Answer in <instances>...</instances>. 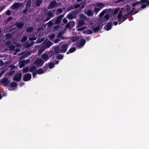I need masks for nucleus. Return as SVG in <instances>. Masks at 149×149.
Listing matches in <instances>:
<instances>
[{
    "mask_svg": "<svg viewBox=\"0 0 149 149\" xmlns=\"http://www.w3.org/2000/svg\"><path fill=\"white\" fill-rule=\"evenodd\" d=\"M67 22H68L67 20L66 19H65L64 18L63 19V22L64 23H66Z\"/></svg>",
    "mask_w": 149,
    "mask_h": 149,
    "instance_id": "46",
    "label": "nucleus"
},
{
    "mask_svg": "<svg viewBox=\"0 0 149 149\" xmlns=\"http://www.w3.org/2000/svg\"><path fill=\"white\" fill-rule=\"evenodd\" d=\"M54 37V34H52L49 36L50 39L51 40H52Z\"/></svg>",
    "mask_w": 149,
    "mask_h": 149,
    "instance_id": "36",
    "label": "nucleus"
},
{
    "mask_svg": "<svg viewBox=\"0 0 149 149\" xmlns=\"http://www.w3.org/2000/svg\"><path fill=\"white\" fill-rule=\"evenodd\" d=\"M5 8V6H2L0 7V12H1Z\"/></svg>",
    "mask_w": 149,
    "mask_h": 149,
    "instance_id": "40",
    "label": "nucleus"
},
{
    "mask_svg": "<svg viewBox=\"0 0 149 149\" xmlns=\"http://www.w3.org/2000/svg\"><path fill=\"white\" fill-rule=\"evenodd\" d=\"M14 72H12L9 73V75H10L12 74H13Z\"/></svg>",
    "mask_w": 149,
    "mask_h": 149,
    "instance_id": "54",
    "label": "nucleus"
},
{
    "mask_svg": "<svg viewBox=\"0 0 149 149\" xmlns=\"http://www.w3.org/2000/svg\"><path fill=\"white\" fill-rule=\"evenodd\" d=\"M102 27V25L99 24V23L96 24H95V26L92 27V28L93 30L95 32H99Z\"/></svg>",
    "mask_w": 149,
    "mask_h": 149,
    "instance_id": "5",
    "label": "nucleus"
},
{
    "mask_svg": "<svg viewBox=\"0 0 149 149\" xmlns=\"http://www.w3.org/2000/svg\"><path fill=\"white\" fill-rule=\"evenodd\" d=\"M33 45V44H31V45H28L26 46V47H30L31 46V45Z\"/></svg>",
    "mask_w": 149,
    "mask_h": 149,
    "instance_id": "55",
    "label": "nucleus"
},
{
    "mask_svg": "<svg viewBox=\"0 0 149 149\" xmlns=\"http://www.w3.org/2000/svg\"><path fill=\"white\" fill-rule=\"evenodd\" d=\"M23 61L25 65V64H27L29 62L30 60H29L28 59V60H23Z\"/></svg>",
    "mask_w": 149,
    "mask_h": 149,
    "instance_id": "31",
    "label": "nucleus"
},
{
    "mask_svg": "<svg viewBox=\"0 0 149 149\" xmlns=\"http://www.w3.org/2000/svg\"><path fill=\"white\" fill-rule=\"evenodd\" d=\"M86 14L88 16H92L93 15V12L90 10H88L86 12Z\"/></svg>",
    "mask_w": 149,
    "mask_h": 149,
    "instance_id": "16",
    "label": "nucleus"
},
{
    "mask_svg": "<svg viewBox=\"0 0 149 149\" xmlns=\"http://www.w3.org/2000/svg\"><path fill=\"white\" fill-rule=\"evenodd\" d=\"M84 8V6H83V7L82 8H82H82Z\"/></svg>",
    "mask_w": 149,
    "mask_h": 149,
    "instance_id": "63",
    "label": "nucleus"
},
{
    "mask_svg": "<svg viewBox=\"0 0 149 149\" xmlns=\"http://www.w3.org/2000/svg\"><path fill=\"white\" fill-rule=\"evenodd\" d=\"M29 70V69L28 67L24 68L23 69V72L24 73H25L28 72Z\"/></svg>",
    "mask_w": 149,
    "mask_h": 149,
    "instance_id": "27",
    "label": "nucleus"
},
{
    "mask_svg": "<svg viewBox=\"0 0 149 149\" xmlns=\"http://www.w3.org/2000/svg\"><path fill=\"white\" fill-rule=\"evenodd\" d=\"M33 1L36 2V5L37 6H39L42 2V0H33Z\"/></svg>",
    "mask_w": 149,
    "mask_h": 149,
    "instance_id": "17",
    "label": "nucleus"
},
{
    "mask_svg": "<svg viewBox=\"0 0 149 149\" xmlns=\"http://www.w3.org/2000/svg\"><path fill=\"white\" fill-rule=\"evenodd\" d=\"M80 17L81 18H82L84 19H85L86 18V17L83 14H81L80 15Z\"/></svg>",
    "mask_w": 149,
    "mask_h": 149,
    "instance_id": "41",
    "label": "nucleus"
},
{
    "mask_svg": "<svg viewBox=\"0 0 149 149\" xmlns=\"http://www.w3.org/2000/svg\"><path fill=\"white\" fill-rule=\"evenodd\" d=\"M33 30V29L31 27H30L29 28H28L27 29V32H29Z\"/></svg>",
    "mask_w": 149,
    "mask_h": 149,
    "instance_id": "33",
    "label": "nucleus"
},
{
    "mask_svg": "<svg viewBox=\"0 0 149 149\" xmlns=\"http://www.w3.org/2000/svg\"><path fill=\"white\" fill-rule=\"evenodd\" d=\"M67 17L69 19H72L73 18V16L72 14H70L67 15Z\"/></svg>",
    "mask_w": 149,
    "mask_h": 149,
    "instance_id": "28",
    "label": "nucleus"
},
{
    "mask_svg": "<svg viewBox=\"0 0 149 149\" xmlns=\"http://www.w3.org/2000/svg\"><path fill=\"white\" fill-rule=\"evenodd\" d=\"M61 46L59 47L60 53H65L67 50L68 48V45L65 43L61 42Z\"/></svg>",
    "mask_w": 149,
    "mask_h": 149,
    "instance_id": "2",
    "label": "nucleus"
},
{
    "mask_svg": "<svg viewBox=\"0 0 149 149\" xmlns=\"http://www.w3.org/2000/svg\"><path fill=\"white\" fill-rule=\"evenodd\" d=\"M84 24V22L83 20L79 21L78 22V25L77 27H80L82 26Z\"/></svg>",
    "mask_w": 149,
    "mask_h": 149,
    "instance_id": "13",
    "label": "nucleus"
},
{
    "mask_svg": "<svg viewBox=\"0 0 149 149\" xmlns=\"http://www.w3.org/2000/svg\"><path fill=\"white\" fill-rule=\"evenodd\" d=\"M45 72L43 70L40 68L37 70V72L38 74H41Z\"/></svg>",
    "mask_w": 149,
    "mask_h": 149,
    "instance_id": "21",
    "label": "nucleus"
},
{
    "mask_svg": "<svg viewBox=\"0 0 149 149\" xmlns=\"http://www.w3.org/2000/svg\"><path fill=\"white\" fill-rule=\"evenodd\" d=\"M58 61H56L55 62L56 64H58Z\"/></svg>",
    "mask_w": 149,
    "mask_h": 149,
    "instance_id": "56",
    "label": "nucleus"
},
{
    "mask_svg": "<svg viewBox=\"0 0 149 149\" xmlns=\"http://www.w3.org/2000/svg\"><path fill=\"white\" fill-rule=\"evenodd\" d=\"M1 31V29L0 28V32Z\"/></svg>",
    "mask_w": 149,
    "mask_h": 149,
    "instance_id": "64",
    "label": "nucleus"
},
{
    "mask_svg": "<svg viewBox=\"0 0 149 149\" xmlns=\"http://www.w3.org/2000/svg\"><path fill=\"white\" fill-rule=\"evenodd\" d=\"M22 84H20V86H22Z\"/></svg>",
    "mask_w": 149,
    "mask_h": 149,
    "instance_id": "62",
    "label": "nucleus"
},
{
    "mask_svg": "<svg viewBox=\"0 0 149 149\" xmlns=\"http://www.w3.org/2000/svg\"><path fill=\"white\" fill-rule=\"evenodd\" d=\"M60 41V40L59 39H57L54 41V43H57L59 42Z\"/></svg>",
    "mask_w": 149,
    "mask_h": 149,
    "instance_id": "45",
    "label": "nucleus"
},
{
    "mask_svg": "<svg viewBox=\"0 0 149 149\" xmlns=\"http://www.w3.org/2000/svg\"><path fill=\"white\" fill-rule=\"evenodd\" d=\"M82 0H77V1H81Z\"/></svg>",
    "mask_w": 149,
    "mask_h": 149,
    "instance_id": "60",
    "label": "nucleus"
},
{
    "mask_svg": "<svg viewBox=\"0 0 149 149\" xmlns=\"http://www.w3.org/2000/svg\"><path fill=\"white\" fill-rule=\"evenodd\" d=\"M4 72V71H2V72H1L0 74V76L2 75L3 74Z\"/></svg>",
    "mask_w": 149,
    "mask_h": 149,
    "instance_id": "51",
    "label": "nucleus"
},
{
    "mask_svg": "<svg viewBox=\"0 0 149 149\" xmlns=\"http://www.w3.org/2000/svg\"><path fill=\"white\" fill-rule=\"evenodd\" d=\"M36 38H30L29 39L30 40H36Z\"/></svg>",
    "mask_w": 149,
    "mask_h": 149,
    "instance_id": "49",
    "label": "nucleus"
},
{
    "mask_svg": "<svg viewBox=\"0 0 149 149\" xmlns=\"http://www.w3.org/2000/svg\"><path fill=\"white\" fill-rule=\"evenodd\" d=\"M118 24V22L117 21H116L114 23V24L115 25H116Z\"/></svg>",
    "mask_w": 149,
    "mask_h": 149,
    "instance_id": "52",
    "label": "nucleus"
},
{
    "mask_svg": "<svg viewBox=\"0 0 149 149\" xmlns=\"http://www.w3.org/2000/svg\"><path fill=\"white\" fill-rule=\"evenodd\" d=\"M52 45V43L50 41H48L46 44L45 47H49L51 46Z\"/></svg>",
    "mask_w": 149,
    "mask_h": 149,
    "instance_id": "24",
    "label": "nucleus"
},
{
    "mask_svg": "<svg viewBox=\"0 0 149 149\" xmlns=\"http://www.w3.org/2000/svg\"><path fill=\"white\" fill-rule=\"evenodd\" d=\"M43 40H42L41 41L39 42H42V41H43Z\"/></svg>",
    "mask_w": 149,
    "mask_h": 149,
    "instance_id": "61",
    "label": "nucleus"
},
{
    "mask_svg": "<svg viewBox=\"0 0 149 149\" xmlns=\"http://www.w3.org/2000/svg\"><path fill=\"white\" fill-rule=\"evenodd\" d=\"M94 11L96 14H97L98 12L101 10L100 8L98 7L97 6H95Z\"/></svg>",
    "mask_w": 149,
    "mask_h": 149,
    "instance_id": "22",
    "label": "nucleus"
},
{
    "mask_svg": "<svg viewBox=\"0 0 149 149\" xmlns=\"http://www.w3.org/2000/svg\"><path fill=\"white\" fill-rule=\"evenodd\" d=\"M42 58L45 61L48 60L49 58L48 55L47 54H44L42 56Z\"/></svg>",
    "mask_w": 149,
    "mask_h": 149,
    "instance_id": "12",
    "label": "nucleus"
},
{
    "mask_svg": "<svg viewBox=\"0 0 149 149\" xmlns=\"http://www.w3.org/2000/svg\"><path fill=\"white\" fill-rule=\"evenodd\" d=\"M7 78H3L1 81V82L2 83H4L6 82L7 81Z\"/></svg>",
    "mask_w": 149,
    "mask_h": 149,
    "instance_id": "37",
    "label": "nucleus"
},
{
    "mask_svg": "<svg viewBox=\"0 0 149 149\" xmlns=\"http://www.w3.org/2000/svg\"><path fill=\"white\" fill-rule=\"evenodd\" d=\"M27 40L26 38L25 37H24L23 38L21 39L22 42H24L25 41Z\"/></svg>",
    "mask_w": 149,
    "mask_h": 149,
    "instance_id": "34",
    "label": "nucleus"
},
{
    "mask_svg": "<svg viewBox=\"0 0 149 149\" xmlns=\"http://www.w3.org/2000/svg\"><path fill=\"white\" fill-rule=\"evenodd\" d=\"M66 27L68 28H70V25L68 24L66 25Z\"/></svg>",
    "mask_w": 149,
    "mask_h": 149,
    "instance_id": "50",
    "label": "nucleus"
},
{
    "mask_svg": "<svg viewBox=\"0 0 149 149\" xmlns=\"http://www.w3.org/2000/svg\"><path fill=\"white\" fill-rule=\"evenodd\" d=\"M93 6H97L101 9L104 6L105 4L104 3H97L94 4Z\"/></svg>",
    "mask_w": 149,
    "mask_h": 149,
    "instance_id": "10",
    "label": "nucleus"
},
{
    "mask_svg": "<svg viewBox=\"0 0 149 149\" xmlns=\"http://www.w3.org/2000/svg\"><path fill=\"white\" fill-rule=\"evenodd\" d=\"M10 10H8L6 12V14L7 15H10Z\"/></svg>",
    "mask_w": 149,
    "mask_h": 149,
    "instance_id": "38",
    "label": "nucleus"
},
{
    "mask_svg": "<svg viewBox=\"0 0 149 149\" xmlns=\"http://www.w3.org/2000/svg\"><path fill=\"white\" fill-rule=\"evenodd\" d=\"M36 68L34 66H33L31 67L30 69V72H33V77H35L36 75V73H33V72L36 71Z\"/></svg>",
    "mask_w": 149,
    "mask_h": 149,
    "instance_id": "11",
    "label": "nucleus"
},
{
    "mask_svg": "<svg viewBox=\"0 0 149 149\" xmlns=\"http://www.w3.org/2000/svg\"><path fill=\"white\" fill-rule=\"evenodd\" d=\"M2 98V96L1 94H0V100L1 98Z\"/></svg>",
    "mask_w": 149,
    "mask_h": 149,
    "instance_id": "57",
    "label": "nucleus"
},
{
    "mask_svg": "<svg viewBox=\"0 0 149 149\" xmlns=\"http://www.w3.org/2000/svg\"><path fill=\"white\" fill-rule=\"evenodd\" d=\"M49 67V68H52L54 65V63H48Z\"/></svg>",
    "mask_w": 149,
    "mask_h": 149,
    "instance_id": "26",
    "label": "nucleus"
},
{
    "mask_svg": "<svg viewBox=\"0 0 149 149\" xmlns=\"http://www.w3.org/2000/svg\"><path fill=\"white\" fill-rule=\"evenodd\" d=\"M146 5L145 4H143L141 6V8H145L146 7Z\"/></svg>",
    "mask_w": 149,
    "mask_h": 149,
    "instance_id": "48",
    "label": "nucleus"
},
{
    "mask_svg": "<svg viewBox=\"0 0 149 149\" xmlns=\"http://www.w3.org/2000/svg\"><path fill=\"white\" fill-rule=\"evenodd\" d=\"M43 50H42L41 49H39L38 51V54L40 55L41 54L42 52H43Z\"/></svg>",
    "mask_w": 149,
    "mask_h": 149,
    "instance_id": "44",
    "label": "nucleus"
},
{
    "mask_svg": "<svg viewBox=\"0 0 149 149\" xmlns=\"http://www.w3.org/2000/svg\"><path fill=\"white\" fill-rule=\"evenodd\" d=\"M86 26H85L80 28H78L77 30L78 31H81L84 30V29L86 28Z\"/></svg>",
    "mask_w": 149,
    "mask_h": 149,
    "instance_id": "30",
    "label": "nucleus"
},
{
    "mask_svg": "<svg viewBox=\"0 0 149 149\" xmlns=\"http://www.w3.org/2000/svg\"><path fill=\"white\" fill-rule=\"evenodd\" d=\"M58 4L56 3L55 1H52L51 2L49 6V8H52L54 7H55L58 6Z\"/></svg>",
    "mask_w": 149,
    "mask_h": 149,
    "instance_id": "8",
    "label": "nucleus"
},
{
    "mask_svg": "<svg viewBox=\"0 0 149 149\" xmlns=\"http://www.w3.org/2000/svg\"><path fill=\"white\" fill-rule=\"evenodd\" d=\"M86 42L84 39H81L80 40L77 42L76 46L79 48L82 47L85 44Z\"/></svg>",
    "mask_w": 149,
    "mask_h": 149,
    "instance_id": "3",
    "label": "nucleus"
},
{
    "mask_svg": "<svg viewBox=\"0 0 149 149\" xmlns=\"http://www.w3.org/2000/svg\"><path fill=\"white\" fill-rule=\"evenodd\" d=\"M133 10V8H131L130 6H125L121 8H119L113 10H103L99 15L100 17L103 16L106 13V14L104 16L106 19H107L109 17V15L112 14L113 17L111 21H114L118 19V21H124L127 18V16L131 13Z\"/></svg>",
    "mask_w": 149,
    "mask_h": 149,
    "instance_id": "1",
    "label": "nucleus"
},
{
    "mask_svg": "<svg viewBox=\"0 0 149 149\" xmlns=\"http://www.w3.org/2000/svg\"><path fill=\"white\" fill-rule=\"evenodd\" d=\"M64 15H62L59 16L57 18L55 19V23L58 24L61 21V19L63 18Z\"/></svg>",
    "mask_w": 149,
    "mask_h": 149,
    "instance_id": "14",
    "label": "nucleus"
},
{
    "mask_svg": "<svg viewBox=\"0 0 149 149\" xmlns=\"http://www.w3.org/2000/svg\"><path fill=\"white\" fill-rule=\"evenodd\" d=\"M21 77V73H19L15 75L14 77V79L16 81H19L20 80Z\"/></svg>",
    "mask_w": 149,
    "mask_h": 149,
    "instance_id": "9",
    "label": "nucleus"
},
{
    "mask_svg": "<svg viewBox=\"0 0 149 149\" xmlns=\"http://www.w3.org/2000/svg\"><path fill=\"white\" fill-rule=\"evenodd\" d=\"M79 6H80V5L79 4H77V5H75L74 6V7H73V8H71V9H73L74 8H78L79 7Z\"/></svg>",
    "mask_w": 149,
    "mask_h": 149,
    "instance_id": "39",
    "label": "nucleus"
},
{
    "mask_svg": "<svg viewBox=\"0 0 149 149\" xmlns=\"http://www.w3.org/2000/svg\"><path fill=\"white\" fill-rule=\"evenodd\" d=\"M10 85L11 87L10 88H9V89L10 90H11V88L12 87H15L17 85V83L16 82H13L11 83Z\"/></svg>",
    "mask_w": 149,
    "mask_h": 149,
    "instance_id": "18",
    "label": "nucleus"
},
{
    "mask_svg": "<svg viewBox=\"0 0 149 149\" xmlns=\"http://www.w3.org/2000/svg\"><path fill=\"white\" fill-rule=\"evenodd\" d=\"M3 95L4 96H5L6 95V93H4V94H3Z\"/></svg>",
    "mask_w": 149,
    "mask_h": 149,
    "instance_id": "58",
    "label": "nucleus"
},
{
    "mask_svg": "<svg viewBox=\"0 0 149 149\" xmlns=\"http://www.w3.org/2000/svg\"><path fill=\"white\" fill-rule=\"evenodd\" d=\"M31 77V75L30 74H25L23 77L24 81H27L29 80Z\"/></svg>",
    "mask_w": 149,
    "mask_h": 149,
    "instance_id": "7",
    "label": "nucleus"
},
{
    "mask_svg": "<svg viewBox=\"0 0 149 149\" xmlns=\"http://www.w3.org/2000/svg\"><path fill=\"white\" fill-rule=\"evenodd\" d=\"M63 57V56L61 54L58 55L57 57V58L58 59H62Z\"/></svg>",
    "mask_w": 149,
    "mask_h": 149,
    "instance_id": "29",
    "label": "nucleus"
},
{
    "mask_svg": "<svg viewBox=\"0 0 149 149\" xmlns=\"http://www.w3.org/2000/svg\"><path fill=\"white\" fill-rule=\"evenodd\" d=\"M31 0H29L27 1L26 4L27 6H30L31 4Z\"/></svg>",
    "mask_w": 149,
    "mask_h": 149,
    "instance_id": "32",
    "label": "nucleus"
},
{
    "mask_svg": "<svg viewBox=\"0 0 149 149\" xmlns=\"http://www.w3.org/2000/svg\"><path fill=\"white\" fill-rule=\"evenodd\" d=\"M11 18H12L11 17H9V18H8V20H9V19H11Z\"/></svg>",
    "mask_w": 149,
    "mask_h": 149,
    "instance_id": "59",
    "label": "nucleus"
},
{
    "mask_svg": "<svg viewBox=\"0 0 149 149\" xmlns=\"http://www.w3.org/2000/svg\"><path fill=\"white\" fill-rule=\"evenodd\" d=\"M19 67L20 68H21L23 67L24 65L25 64L24 63L23 60L19 62Z\"/></svg>",
    "mask_w": 149,
    "mask_h": 149,
    "instance_id": "20",
    "label": "nucleus"
},
{
    "mask_svg": "<svg viewBox=\"0 0 149 149\" xmlns=\"http://www.w3.org/2000/svg\"><path fill=\"white\" fill-rule=\"evenodd\" d=\"M58 11L60 13H61L62 12V10L61 9H58Z\"/></svg>",
    "mask_w": 149,
    "mask_h": 149,
    "instance_id": "47",
    "label": "nucleus"
},
{
    "mask_svg": "<svg viewBox=\"0 0 149 149\" xmlns=\"http://www.w3.org/2000/svg\"><path fill=\"white\" fill-rule=\"evenodd\" d=\"M76 50V49L72 47L69 50V51L67 52V54H68L70 53H72Z\"/></svg>",
    "mask_w": 149,
    "mask_h": 149,
    "instance_id": "19",
    "label": "nucleus"
},
{
    "mask_svg": "<svg viewBox=\"0 0 149 149\" xmlns=\"http://www.w3.org/2000/svg\"><path fill=\"white\" fill-rule=\"evenodd\" d=\"M139 3L138 2H137L136 3H135L133 4V6H134L136 4H137V3Z\"/></svg>",
    "mask_w": 149,
    "mask_h": 149,
    "instance_id": "53",
    "label": "nucleus"
},
{
    "mask_svg": "<svg viewBox=\"0 0 149 149\" xmlns=\"http://www.w3.org/2000/svg\"><path fill=\"white\" fill-rule=\"evenodd\" d=\"M21 6L23 7V4L17 2L14 4L10 7V9L14 10Z\"/></svg>",
    "mask_w": 149,
    "mask_h": 149,
    "instance_id": "4",
    "label": "nucleus"
},
{
    "mask_svg": "<svg viewBox=\"0 0 149 149\" xmlns=\"http://www.w3.org/2000/svg\"><path fill=\"white\" fill-rule=\"evenodd\" d=\"M112 26V24L111 23H109L107 26L104 27L105 29L107 31H108L111 29Z\"/></svg>",
    "mask_w": 149,
    "mask_h": 149,
    "instance_id": "15",
    "label": "nucleus"
},
{
    "mask_svg": "<svg viewBox=\"0 0 149 149\" xmlns=\"http://www.w3.org/2000/svg\"><path fill=\"white\" fill-rule=\"evenodd\" d=\"M62 33L61 32H60L58 34V38H61L62 36Z\"/></svg>",
    "mask_w": 149,
    "mask_h": 149,
    "instance_id": "35",
    "label": "nucleus"
},
{
    "mask_svg": "<svg viewBox=\"0 0 149 149\" xmlns=\"http://www.w3.org/2000/svg\"><path fill=\"white\" fill-rule=\"evenodd\" d=\"M47 15L49 17H51L52 16V14L50 12H49L48 13Z\"/></svg>",
    "mask_w": 149,
    "mask_h": 149,
    "instance_id": "43",
    "label": "nucleus"
},
{
    "mask_svg": "<svg viewBox=\"0 0 149 149\" xmlns=\"http://www.w3.org/2000/svg\"><path fill=\"white\" fill-rule=\"evenodd\" d=\"M23 26V24L22 23H19L16 24V26L18 28H21Z\"/></svg>",
    "mask_w": 149,
    "mask_h": 149,
    "instance_id": "25",
    "label": "nucleus"
},
{
    "mask_svg": "<svg viewBox=\"0 0 149 149\" xmlns=\"http://www.w3.org/2000/svg\"><path fill=\"white\" fill-rule=\"evenodd\" d=\"M140 3H146L147 4L149 5V1H148V0H141L140 2Z\"/></svg>",
    "mask_w": 149,
    "mask_h": 149,
    "instance_id": "23",
    "label": "nucleus"
},
{
    "mask_svg": "<svg viewBox=\"0 0 149 149\" xmlns=\"http://www.w3.org/2000/svg\"><path fill=\"white\" fill-rule=\"evenodd\" d=\"M11 37V35L10 34H8L6 35V39H8Z\"/></svg>",
    "mask_w": 149,
    "mask_h": 149,
    "instance_id": "42",
    "label": "nucleus"
},
{
    "mask_svg": "<svg viewBox=\"0 0 149 149\" xmlns=\"http://www.w3.org/2000/svg\"><path fill=\"white\" fill-rule=\"evenodd\" d=\"M44 62L41 59H38L36 60L35 61V64L38 66L40 67L42 65Z\"/></svg>",
    "mask_w": 149,
    "mask_h": 149,
    "instance_id": "6",
    "label": "nucleus"
}]
</instances>
